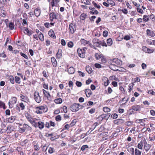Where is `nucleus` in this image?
<instances>
[{"instance_id": "603ef678", "label": "nucleus", "mask_w": 155, "mask_h": 155, "mask_svg": "<svg viewBox=\"0 0 155 155\" xmlns=\"http://www.w3.org/2000/svg\"><path fill=\"white\" fill-rule=\"evenodd\" d=\"M55 120L57 121H60L61 120V117L60 115H58L55 117Z\"/></svg>"}, {"instance_id": "a18cd8bd", "label": "nucleus", "mask_w": 155, "mask_h": 155, "mask_svg": "<svg viewBox=\"0 0 155 155\" xmlns=\"http://www.w3.org/2000/svg\"><path fill=\"white\" fill-rule=\"evenodd\" d=\"M15 81L16 83L18 84H20L21 82L20 78L16 76L15 78Z\"/></svg>"}, {"instance_id": "c9c22d12", "label": "nucleus", "mask_w": 155, "mask_h": 155, "mask_svg": "<svg viewBox=\"0 0 155 155\" xmlns=\"http://www.w3.org/2000/svg\"><path fill=\"white\" fill-rule=\"evenodd\" d=\"M6 108L5 104L2 101H0V108H3L5 109Z\"/></svg>"}, {"instance_id": "3c124183", "label": "nucleus", "mask_w": 155, "mask_h": 155, "mask_svg": "<svg viewBox=\"0 0 155 155\" xmlns=\"http://www.w3.org/2000/svg\"><path fill=\"white\" fill-rule=\"evenodd\" d=\"M101 45L102 46H107V45L106 44L105 42L104 41H100V46H101Z\"/></svg>"}, {"instance_id": "49530a36", "label": "nucleus", "mask_w": 155, "mask_h": 155, "mask_svg": "<svg viewBox=\"0 0 155 155\" xmlns=\"http://www.w3.org/2000/svg\"><path fill=\"white\" fill-rule=\"evenodd\" d=\"M68 47L70 48H72L74 46V43L72 41H69L67 44Z\"/></svg>"}, {"instance_id": "20e7f679", "label": "nucleus", "mask_w": 155, "mask_h": 155, "mask_svg": "<svg viewBox=\"0 0 155 155\" xmlns=\"http://www.w3.org/2000/svg\"><path fill=\"white\" fill-rule=\"evenodd\" d=\"M142 49L143 51L148 54L153 53L154 51V49L153 48H149L146 46L143 47Z\"/></svg>"}, {"instance_id": "5701e85b", "label": "nucleus", "mask_w": 155, "mask_h": 155, "mask_svg": "<svg viewBox=\"0 0 155 155\" xmlns=\"http://www.w3.org/2000/svg\"><path fill=\"white\" fill-rule=\"evenodd\" d=\"M81 44L84 45H92L90 43V42L89 41H87L84 39H81Z\"/></svg>"}, {"instance_id": "9d476101", "label": "nucleus", "mask_w": 155, "mask_h": 155, "mask_svg": "<svg viewBox=\"0 0 155 155\" xmlns=\"http://www.w3.org/2000/svg\"><path fill=\"white\" fill-rule=\"evenodd\" d=\"M151 147V145L147 143L145 140H144V148L145 151L147 152L149 151Z\"/></svg>"}, {"instance_id": "09e8293b", "label": "nucleus", "mask_w": 155, "mask_h": 155, "mask_svg": "<svg viewBox=\"0 0 155 155\" xmlns=\"http://www.w3.org/2000/svg\"><path fill=\"white\" fill-rule=\"evenodd\" d=\"M136 9L137 10L138 12L141 14L143 13V11L142 9L139 8V7L136 8Z\"/></svg>"}, {"instance_id": "412c9836", "label": "nucleus", "mask_w": 155, "mask_h": 155, "mask_svg": "<svg viewBox=\"0 0 155 155\" xmlns=\"http://www.w3.org/2000/svg\"><path fill=\"white\" fill-rule=\"evenodd\" d=\"M24 32L25 34L30 36L31 35L32 33V31H29L28 28H24Z\"/></svg>"}, {"instance_id": "c756f323", "label": "nucleus", "mask_w": 155, "mask_h": 155, "mask_svg": "<svg viewBox=\"0 0 155 155\" xmlns=\"http://www.w3.org/2000/svg\"><path fill=\"white\" fill-rule=\"evenodd\" d=\"M114 64H113L112 65H111L110 67V69L114 71H120V70H119V69H117V67Z\"/></svg>"}, {"instance_id": "6e6d98bb", "label": "nucleus", "mask_w": 155, "mask_h": 155, "mask_svg": "<svg viewBox=\"0 0 155 155\" xmlns=\"http://www.w3.org/2000/svg\"><path fill=\"white\" fill-rule=\"evenodd\" d=\"M21 110H24L25 108V106L23 103H20L19 105Z\"/></svg>"}, {"instance_id": "72a5a7b5", "label": "nucleus", "mask_w": 155, "mask_h": 155, "mask_svg": "<svg viewBox=\"0 0 155 155\" xmlns=\"http://www.w3.org/2000/svg\"><path fill=\"white\" fill-rule=\"evenodd\" d=\"M70 127H70V124H66L64 126V127L62 130L61 131H63L66 130H69V129Z\"/></svg>"}, {"instance_id": "f704fd0d", "label": "nucleus", "mask_w": 155, "mask_h": 155, "mask_svg": "<svg viewBox=\"0 0 155 155\" xmlns=\"http://www.w3.org/2000/svg\"><path fill=\"white\" fill-rule=\"evenodd\" d=\"M110 109L107 107H104L103 108V110L105 113H108L110 111Z\"/></svg>"}, {"instance_id": "9b49d317", "label": "nucleus", "mask_w": 155, "mask_h": 155, "mask_svg": "<svg viewBox=\"0 0 155 155\" xmlns=\"http://www.w3.org/2000/svg\"><path fill=\"white\" fill-rule=\"evenodd\" d=\"M69 32L71 34H73L76 30L75 25L73 24H71L69 25Z\"/></svg>"}, {"instance_id": "4468645a", "label": "nucleus", "mask_w": 155, "mask_h": 155, "mask_svg": "<svg viewBox=\"0 0 155 155\" xmlns=\"http://www.w3.org/2000/svg\"><path fill=\"white\" fill-rule=\"evenodd\" d=\"M129 98V97L127 96H125L120 100V102L122 103V104H125L128 101Z\"/></svg>"}, {"instance_id": "79ce46f5", "label": "nucleus", "mask_w": 155, "mask_h": 155, "mask_svg": "<svg viewBox=\"0 0 155 155\" xmlns=\"http://www.w3.org/2000/svg\"><path fill=\"white\" fill-rule=\"evenodd\" d=\"M9 80L12 84H14V78L13 76H10L9 77Z\"/></svg>"}, {"instance_id": "69168bd1", "label": "nucleus", "mask_w": 155, "mask_h": 155, "mask_svg": "<svg viewBox=\"0 0 155 155\" xmlns=\"http://www.w3.org/2000/svg\"><path fill=\"white\" fill-rule=\"evenodd\" d=\"M20 54L21 56L24 57L25 58L27 59H28V56L25 54H24L22 52H20Z\"/></svg>"}, {"instance_id": "a211bd4d", "label": "nucleus", "mask_w": 155, "mask_h": 155, "mask_svg": "<svg viewBox=\"0 0 155 155\" xmlns=\"http://www.w3.org/2000/svg\"><path fill=\"white\" fill-rule=\"evenodd\" d=\"M17 101V98L15 97H13L11 98L10 101L9 102V104H15L16 103Z\"/></svg>"}, {"instance_id": "dca6fc26", "label": "nucleus", "mask_w": 155, "mask_h": 155, "mask_svg": "<svg viewBox=\"0 0 155 155\" xmlns=\"http://www.w3.org/2000/svg\"><path fill=\"white\" fill-rule=\"evenodd\" d=\"M147 35L151 37H153L155 36V33L153 31L149 29L147 30Z\"/></svg>"}, {"instance_id": "a19ab883", "label": "nucleus", "mask_w": 155, "mask_h": 155, "mask_svg": "<svg viewBox=\"0 0 155 155\" xmlns=\"http://www.w3.org/2000/svg\"><path fill=\"white\" fill-rule=\"evenodd\" d=\"M133 124V122L132 121H126L125 123V125L127 126H131Z\"/></svg>"}, {"instance_id": "4c0bfd02", "label": "nucleus", "mask_w": 155, "mask_h": 155, "mask_svg": "<svg viewBox=\"0 0 155 155\" xmlns=\"http://www.w3.org/2000/svg\"><path fill=\"white\" fill-rule=\"evenodd\" d=\"M77 122V121L76 119H74L73 120L71 123L70 124H69L70 125V127H72L73 126H74L75 125L76 123Z\"/></svg>"}, {"instance_id": "680f3d73", "label": "nucleus", "mask_w": 155, "mask_h": 155, "mask_svg": "<svg viewBox=\"0 0 155 155\" xmlns=\"http://www.w3.org/2000/svg\"><path fill=\"white\" fill-rule=\"evenodd\" d=\"M88 148V146L87 145H84L82 146L81 148V150L82 151L84 150L86 148Z\"/></svg>"}, {"instance_id": "bb28decb", "label": "nucleus", "mask_w": 155, "mask_h": 155, "mask_svg": "<svg viewBox=\"0 0 155 155\" xmlns=\"http://www.w3.org/2000/svg\"><path fill=\"white\" fill-rule=\"evenodd\" d=\"M49 35L52 38H55L56 36L55 35L54 33V31L52 30H51L48 32Z\"/></svg>"}, {"instance_id": "37998d69", "label": "nucleus", "mask_w": 155, "mask_h": 155, "mask_svg": "<svg viewBox=\"0 0 155 155\" xmlns=\"http://www.w3.org/2000/svg\"><path fill=\"white\" fill-rule=\"evenodd\" d=\"M87 17V15L83 13L81 15L80 18V19L82 20H84Z\"/></svg>"}, {"instance_id": "c03bdc74", "label": "nucleus", "mask_w": 155, "mask_h": 155, "mask_svg": "<svg viewBox=\"0 0 155 155\" xmlns=\"http://www.w3.org/2000/svg\"><path fill=\"white\" fill-rule=\"evenodd\" d=\"M55 150L54 148L49 147L48 148V152L50 153H52L54 152Z\"/></svg>"}, {"instance_id": "7c9ffc66", "label": "nucleus", "mask_w": 155, "mask_h": 155, "mask_svg": "<svg viewBox=\"0 0 155 155\" xmlns=\"http://www.w3.org/2000/svg\"><path fill=\"white\" fill-rule=\"evenodd\" d=\"M15 117L13 116H12L8 119V122L12 123L15 120Z\"/></svg>"}, {"instance_id": "de8ad7c7", "label": "nucleus", "mask_w": 155, "mask_h": 155, "mask_svg": "<svg viewBox=\"0 0 155 155\" xmlns=\"http://www.w3.org/2000/svg\"><path fill=\"white\" fill-rule=\"evenodd\" d=\"M34 13L36 16L38 17L39 16V9L38 8L35 9Z\"/></svg>"}, {"instance_id": "f03ea898", "label": "nucleus", "mask_w": 155, "mask_h": 155, "mask_svg": "<svg viewBox=\"0 0 155 155\" xmlns=\"http://www.w3.org/2000/svg\"><path fill=\"white\" fill-rule=\"evenodd\" d=\"M81 107L80 104L75 103L71 105L70 108L72 111L75 112L78 111Z\"/></svg>"}, {"instance_id": "864d4df0", "label": "nucleus", "mask_w": 155, "mask_h": 155, "mask_svg": "<svg viewBox=\"0 0 155 155\" xmlns=\"http://www.w3.org/2000/svg\"><path fill=\"white\" fill-rule=\"evenodd\" d=\"M107 2L108 3L109 5L110 4L112 6H114L115 5L114 2L111 0H107Z\"/></svg>"}, {"instance_id": "2f4dec72", "label": "nucleus", "mask_w": 155, "mask_h": 155, "mask_svg": "<svg viewBox=\"0 0 155 155\" xmlns=\"http://www.w3.org/2000/svg\"><path fill=\"white\" fill-rule=\"evenodd\" d=\"M142 152L137 148H135L134 150V155H141Z\"/></svg>"}, {"instance_id": "f3484780", "label": "nucleus", "mask_w": 155, "mask_h": 155, "mask_svg": "<svg viewBox=\"0 0 155 155\" xmlns=\"http://www.w3.org/2000/svg\"><path fill=\"white\" fill-rule=\"evenodd\" d=\"M102 80L104 81V84L105 86H107L109 83V81L107 78L106 77H104L102 78Z\"/></svg>"}, {"instance_id": "bf43d9fd", "label": "nucleus", "mask_w": 155, "mask_h": 155, "mask_svg": "<svg viewBox=\"0 0 155 155\" xmlns=\"http://www.w3.org/2000/svg\"><path fill=\"white\" fill-rule=\"evenodd\" d=\"M102 54H95V57L96 58V59L97 60H99L100 59V58H101V57H102Z\"/></svg>"}, {"instance_id": "8fccbe9b", "label": "nucleus", "mask_w": 155, "mask_h": 155, "mask_svg": "<svg viewBox=\"0 0 155 155\" xmlns=\"http://www.w3.org/2000/svg\"><path fill=\"white\" fill-rule=\"evenodd\" d=\"M81 2L85 5H89L91 3L88 0H81Z\"/></svg>"}, {"instance_id": "393cba45", "label": "nucleus", "mask_w": 155, "mask_h": 155, "mask_svg": "<svg viewBox=\"0 0 155 155\" xmlns=\"http://www.w3.org/2000/svg\"><path fill=\"white\" fill-rule=\"evenodd\" d=\"M54 101L56 104H60L62 103L63 101L62 99L60 97L56 98Z\"/></svg>"}, {"instance_id": "0eeeda50", "label": "nucleus", "mask_w": 155, "mask_h": 155, "mask_svg": "<svg viewBox=\"0 0 155 155\" xmlns=\"http://www.w3.org/2000/svg\"><path fill=\"white\" fill-rule=\"evenodd\" d=\"M48 109L46 105L39 106V110H40L39 111V114L46 112L47 111Z\"/></svg>"}, {"instance_id": "0e129e2a", "label": "nucleus", "mask_w": 155, "mask_h": 155, "mask_svg": "<svg viewBox=\"0 0 155 155\" xmlns=\"http://www.w3.org/2000/svg\"><path fill=\"white\" fill-rule=\"evenodd\" d=\"M39 40L42 41L44 40V36L41 33H39Z\"/></svg>"}, {"instance_id": "2eb2a0df", "label": "nucleus", "mask_w": 155, "mask_h": 155, "mask_svg": "<svg viewBox=\"0 0 155 155\" xmlns=\"http://www.w3.org/2000/svg\"><path fill=\"white\" fill-rule=\"evenodd\" d=\"M110 114H102L98 117L99 118L101 121L104 119H106L107 117L109 116L110 115Z\"/></svg>"}, {"instance_id": "7ed1b4c3", "label": "nucleus", "mask_w": 155, "mask_h": 155, "mask_svg": "<svg viewBox=\"0 0 155 155\" xmlns=\"http://www.w3.org/2000/svg\"><path fill=\"white\" fill-rule=\"evenodd\" d=\"M31 128L27 124H24L22 127H19V131L20 133H23L26 130H31Z\"/></svg>"}, {"instance_id": "6e6552de", "label": "nucleus", "mask_w": 155, "mask_h": 155, "mask_svg": "<svg viewBox=\"0 0 155 155\" xmlns=\"http://www.w3.org/2000/svg\"><path fill=\"white\" fill-rule=\"evenodd\" d=\"M43 91L45 96L46 97L47 99L49 101H51V96L49 93L44 89L43 90Z\"/></svg>"}, {"instance_id": "ea45409f", "label": "nucleus", "mask_w": 155, "mask_h": 155, "mask_svg": "<svg viewBox=\"0 0 155 155\" xmlns=\"http://www.w3.org/2000/svg\"><path fill=\"white\" fill-rule=\"evenodd\" d=\"M149 18L148 15H145L143 16V20L144 22H146L149 21Z\"/></svg>"}, {"instance_id": "cd10ccee", "label": "nucleus", "mask_w": 155, "mask_h": 155, "mask_svg": "<svg viewBox=\"0 0 155 155\" xmlns=\"http://www.w3.org/2000/svg\"><path fill=\"white\" fill-rule=\"evenodd\" d=\"M39 97V92L38 91H35L34 94V98L35 101L39 103V100L38 97Z\"/></svg>"}, {"instance_id": "58836bf2", "label": "nucleus", "mask_w": 155, "mask_h": 155, "mask_svg": "<svg viewBox=\"0 0 155 155\" xmlns=\"http://www.w3.org/2000/svg\"><path fill=\"white\" fill-rule=\"evenodd\" d=\"M107 42L108 45L109 46H111L113 43L112 39L111 38L107 39Z\"/></svg>"}, {"instance_id": "4d7b16f0", "label": "nucleus", "mask_w": 155, "mask_h": 155, "mask_svg": "<svg viewBox=\"0 0 155 155\" xmlns=\"http://www.w3.org/2000/svg\"><path fill=\"white\" fill-rule=\"evenodd\" d=\"M96 109L95 108H93L91 109L89 111V113L91 114L94 113Z\"/></svg>"}, {"instance_id": "1a4fd4ad", "label": "nucleus", "mask_w": 155, "mask_h": 155, "mask_svg": "<svg viewBox=\"0 0 155 155\" xmlns=\"http://www.w3.org/2000/svg\"><path fill=\"white\" fill-rule=\"evenodd\" d=\"M4 7L2 6L0 7V16L5 17L6 16L7 13L5 10H4Z\"/></svg>"}, {"instance_id": "13d9d810", "label": "nucleus", "mask_w": 155, "mask_h": 155, "mask_svg": "<svg viewBox=\"0 0 155 155\" xmlns=\"http://www.w3.org/2000/svg\"><path fill=\"white\" fill-rule=\"evenodd\" d=\"M92 3L95 7L97 8H100L101 6L99 5H97V4L95 2L93 1Z\"/></svg>"}, {"instance_id": "052dcab7", "label": "nucleus", "mask_w": 155, "mask_h": 155, "mask_svg": "<svg viewBox=\"0 0 155 155\" xmlns=\"http://www.w3.org/2000/svg\"><path fill=\"white\" fill-rule=\"evenodd\" d=\"M28 140H25L21 142V144L22 146H24L28 142Z\"/></svg>"}, {"instance_id": "c85d7f7f", "label": "nucleus", "mask_w": 155, "mask_h": 155, "mask_svg": "<svg viewBox=\"0 0 155 155\" xmlns=\"http://www.w3.org/2000/svg\"><path fill=\"white\" fill-rule=\"evenodd\" d=\"M20 97L21 98V100L22 101L26 102L28 100V97L26 96L23 95L21 94Z\"/></svg>"}, {"instance_id": "6ab92c4d", "label": "nucleus", "mask_w": 155, "mask_h": 155, "mask_svg": "<svg viewBox=\"0 0 155 155\" xmlns=\"http://www.w3.org/2000/svg\"><path fill=\"white\" fill-rule=\"evenodd\" d=\"M49 16L50 20L51 21H53L54 19H57V16L56 14L54 12L50 13Z\"/></svg>"}, {"instance_id": "473e14b6", "label": "nucleus", "mask_w": 155, "mask_h": 155, "mask_svg": "<svg viewBox=\"0 0 155 155\" xmlns=\"http://www.w3.org/2000/svg\"><path fill=\"white\" fill-rule=\"evenodd\" d=\"M68 71L69 74H73L74 73L75 70L74 68L72 67H70L68 70Z\"/></svg>"}, {"instance_id": "ddd939ff", "label": "nucleus", "mask_w": 155, "mask_h": 155, "mask_svg": "<svg viewBox=\"0 0 155 155\" xmlns=\"http://www.w3.org/2000/svg\"><path fill=\"white\" fill-rule=\"evenodd\" d=\"M94 45L97 47H101L100 46V41L96 38L94 39L92 41Z\"/></svg>"}, {"instance_id": "5fc2aeb1", "label": "nucleus", "mask_w": 155, "mask_h": 155, "mask_svg": "<svg viewBox=\"0 0 155 155\" xmlns=\"http://www.w3.org/2000/svg\"><path fill=\"white\" fill-rule=\"evenodd\" d=\"M14 24L13 23L11 22L9 23V27L11 30L13 29L14 27Z\"/></svg>"}, {"instance_id": "b1692460", "label": "nucleus", "mask_w": 155, "mask_h": 155, "mask_svg": "<svg viewBox=\"0 0 155 155\" xmlns=\"http://www.w3.org/2000/svg\"><path fill=\"white\" fill-rule=\"evenodd\" d=\"M144 143V140H141L139 143L138 144L137 147L139 149L142 150L143 145Z\"/></svg>"}, {"instance_id": "338daca9", "label": "nucleus", "mask_w": 155, "mask_h": 155, "mask_svg": "<svg viewBox=\"0 0 155 155\" xmlns=\"http://www.w3.org/2000/svg\"><path fill=\"white\" fill-rule=\"evenodd\" d=\"M44 127V123L41 122H39V129H42Z\"/></svg>"}, {"instance_id": "423d86ee", "label": "nucleus", "mask_w": 155, "mask_h": 155, "mask_svg": "<svg viewBox=\"0 0 155 155\" xmlns=\"http://www.w3.org/2000/svg\"><path fill=\"white\" fill-rule=\"evenodd\" d=\"M141 107L140 105H134L132 106L130 110H132V111H139L140 110Z\"/></svg>"}, {"instance_id": "e433bc0d", "label": "nucleus", "mask_w": 155, "mask_h": 155, "mask_svg": "<svg viewBox=\"0 0 155 155\" xmlns=\"http://www.w3.org/2000/svg\"><path fill=\"white\" fill-rule=\"evenodd\" d=\"M86 70L89 74H91L92 72L91 68L89 66H87L86 67Z\"/></svg>"}, {"instance_id": "4be33fe9", "label": "nucleus", "mask_w": 155, "mask_h": 155, "mask_svg": "<svg viewBox=\"0 0 155 155\" xmlns=\"http://www.w3.org/2000/svg\"><path fill=\"white\" fill-rule=\"evenodd\" d=\"M85 92L87 97H89L92 94L91 90L89 89H86L85 90Z\"/></svg>"}, {"instance_id": "f257e3e1", "label": "nucleus", "mask_w": 155, "mask_h": 155, "mask_svg": "<svg viewBox=\"0 0 155 155\" xmlns=\"http://www.w3.org/2000/svg\"><path fill=\"white\" fill-rule=\"evenodd\" d=\"M25 116L28 120L35 127H36L39 126V121L38 119L36 120H34L31 117V115L28 113L25 114Z\"/></svg>"}, {"instance_id": "f8f14e48", "label": "nucleus", "mask_w": 155, "mask_h": 155, "mask_svg": "<svg viewBox=\"0 0 155 155\" xmlns=\"http://www.w3.org/2000/svg\"><path fill=\"white\" fill-rule=\"evenodd\" d=\"M124 121L122 119H118L114 120V123L115 124L120 125L124 123Z\"/></svg>"}, {"instance_id": "774afa93", "label": "nucleus", "mask_w": 155, "mask_h": 155, "mask_svg": "<svg viewBox=\"0 0 155 155\" xmlns=\"http://www.w3.org/2000/svg\"><path fill=\"white\" fill-rule=\"evenodd\" d=\"M16 150L18 153L23 151L22 149L20 147H18L16 149Z\"/></svg>"}, {"instance_id": "e2e57ef3", "label": "nucleus", "mask_w": 155, "mask_h": 155, "mask_svg": "<svg viewBox=\"0 0 155 155\" xmlns=\"http://www.w3.org/2000/svg\"><path fill=\"white\" fill-rule=\"evenodd\" d=\"M112 90L111 88H108V91L107 92V91H105V93L107 94H110L112 92Z\"/></svg>"}, {"instance_id": "39448f33", "label": "nucleus", "mask_w": 155, "mask_h": 155, "mask_svg": "<svg viewBox=\"0 0 155 155\" xmlns=\"http://www.w3.org/2000/svg\"><path fill=\"white\" fill-rule=\"evenodd\" d=\"M77 52L81 58H84L85 57V52H84V51H82V49L78 48L77 50Z\"/></svg>"}, {"instance_id": "aec40b11", "label": "nucleus", "mask_w": 155, "mask_h": 155, "mask_svg": "<svg viewBox=\"0 0 155 155\" xmlns=\"http://www.w3.org/2000/svg\"><path fill=\"white\" fill-rule=\"evenodd\" d=\"M113 64H114L115 65L117 64L118 65H120L122 64L121 61L120 60L117 59H113Z\"/></svg>"}, {"instance_id": "a878e982", "label": "nucleus", "mask_w": 155, "mask_h": 155, "mask_svg": "<svg viewBox=\"0 0 155 155\" xmlns=\"http://www.w3.org/2000/svg\"><path fill=\"white\" fill-rule=\"evenodd\" d=\"M51 60L53 67H56L57 65V63L56 59L54 57H52L51 58Z\"/></svg>"}]
</instances>
